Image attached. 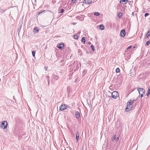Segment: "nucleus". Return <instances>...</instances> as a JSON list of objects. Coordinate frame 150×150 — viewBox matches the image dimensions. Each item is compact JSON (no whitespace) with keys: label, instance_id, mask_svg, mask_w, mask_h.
Returning a JSON list of instances; mask_svg holds the SVG:
<instances>
[{"label":"nucleus","instance_id":"1","mask_svg":"<svg viewBox=\"0 0 150 150\" xmlns=\"http://www.w3.org/2000/svg\"><path fill=\"white\" fill-rule=\"evenodd\" d=\"M134 101V99H131L127 102V107L125 110L126 112L132 110L133 107L132 104Z\"/></svg>","mask_w":150,"mask_h":150},{"label":"nucleus","instance_id":"2","mask_svg":"<svg viewBox=\"0 0 150 150\" xmlns=\"http://www.w3.org/2000/svg\"><path fill=\"white\" fill-rule=\"evenodd\" d=\"M7 122L6 121H3L1 124L0 127L3 129H5L7 127Z\"/></svg>","mask_w":150,"mask_h":150},{"label":"nucleus","instance_id":"3","mask_svg":"<svg viewBox=\"0 0 150 150\" xmlns=\"http://www.w3.org/2000/svg\"><path fill=\"white\" fill-rule=\"evenodd\" d=\"M140 95L141 96V97L143 96V95L144 94L145 90L142 88H139L138 89Z\"/></svg>","mask_w":150,"mask_h":150},{"label":"nucleus","instance_id":"4","mask_svg":"<svg viewBox=\"0 0 150 150\" xmlns=\"http://www.w3.org/2000/svg\"><path fill=\"white\" fill-rule=\"evenodd\" d=\"M118 96V93L117 91H114L112 93V97L114 98H116Z\"/></svg>","mask_w":150,"mask_h":150},{"label":"nucleus","instance_id":"5","mask_svg":"<svg viewBox=\"0 0 150 150\" xmlns=\"http://www.w3.org/2000/svg\"><path fill=\"white\" fill-rule=\"evenodd\" d=\"M60 110H65L67 108V105L64 104H62L60 107Z\"/></svg>","mask_w":150,"mask_h":150},{"label":"nucleus","instance_id":"6","mask_svg":"<svg viewBox=\"0 0 150 150\" xmlns=\"http://www.w3.org/2000/svg\"><path fill=\"white\" fill-rule=\"evenodd\" d=\"M125 34V31L124 30H122L120 31V35L121 37H124Z\"/></svg>","mask_w":150,"mask_h":150},{"label":"nucleus","instance_id":"7","mask_svg":"<svg viewBox=\"0 0 150 150\" xmlns=\"http://www.w3.org/2000/svg\"><path fill=\"white\" fill-rule=\"evenodd\" d=\"M92 3V0H85L83 2V3H85L86 4H91Z\"/></svg>","mask_w":150,"mask_h":150},{"label":"nucleus","instance_id":"8","mask_svg":"<svg viewBox=\"0 0 150 150\" xmlns=\"http://www.w3.org/2000/svg\"><path fill=\"white\" fill-rule=\"evenodd\" d=\"M76 142H77L79 141V132H77L76 133Z\"/></svg>","mask_w":150,"mask_h":150},{"label":"nucleus","instance_id":"9","mask_svg":"<svg viewBox=\"0 0 150 150\" xmlns=\"http://www.w3.org/2000/svg\"><path fill=\"white\" fill-rule=\"evenodd\" d=\"M76 117L77 119H78L80 117V115L79 112L78 111H76L75 113Z\"/></svg>","mask_w":150,"mask_h":150},{"label":"nucleus","instance_id":"10","mask_svg":"<svg viewBox=\"0 0 150 150\" xmlns=\"http://www.w3.org/2000/svg\"><path fill=\"white\" fill-rule=\"evenodd\" d=\"M128 1L127 0H121L120 1V2L123 4H125Z\"/></svg>","mask_w":150,"mask_h":150},{"label":"nucleus","instance_id":"11","mask_svg":"<svg viewBox=\"0 0 150 150\" xmlns=\"http://www.w3.org/2000/svg\"><path fill=\"white\" fill-rule=\"evenodd\" d=\"M64 44L63 43L59 44L57 45V47L60 49H62V47L64 46Z\"/></svg>","mask_w":150,"mask_h":150},{"label":"nucleus","instance_id":"12","mask_svg":"<svg viewBox=\"0 0 150 150\" xmlns=\"http://www.w3.org/2000/svg\"><path fill=\"white\" fill-rule=\"evenodd\" d=\"M116 135H115L113 136L111 138V140L112 141H113L116 139Z\"/></svg>","mask_w":150,"mask_h":150},{"label":"nucleus","instance_id":"13","mask_svg":"<svg viewBox=\"0 0 150 150\" xmlns=\"http://www.w3.org/2000/svg\"><path fill=\"white\" fill-rule=\"evenodd\" d=\"M100 28L101 30H103L104 29V26L103 25H100Z\"/></svg>","mask_w":150,"mask_h":150},{"label":"nucleus","instance_id":"14","mask_svg":"<svg viewBox=\"0 0 150 150\" xmlns=\"http://www.w3.org/2000/svg\"><path fill=\"white\" fill-rule=\"evenodd\" d=\"M150 35V31H149L146 34V38H148Z\"/></svg>","mask_w":150,"mask_h":150},{"label":"nucleus","instance_id":"15","mask_svg":"<svg viewBox=\"0 0 150 150\" xmlns=\"http://www.w3.org/2000/svg\"><path fill=\"white\" fill-rule=\"evenodd\" d=\"M33 32L35 33H37L38 32V29H36L35 28L33 30Z\"/></svg>","mask_w":150,"mask_h":150},{"label":"nucleus","instance_id":"16","mask_svg":"<svg viewBox=\"0 0 150 150\" xmlns=\"http://www.w3.org/2000/svg\"><path fill=\"white\" fill-rule=\"evenodd\" d=\"M81 41L83 42V44H84L85 43V38L84 37H83L81 39Z\"/></svg>","mask_w":150,"mask_h":150},{"label":"nucleus","instance_id":"17","mask_svg":"<svg viewBox=\"0 0 150 150\" xmlns=\"http://www.w3.org/2000/svg\"><path fill=\"white\" fill-rule=\"evenodd\" d=\"M74 38L75 39H77L79 38V36L78 35H74L73 36Z\"/></svg>","mask_w":150,"mask_h":150},{"label":"nucleus","instance_id":"18","mask_svg":"<svg viewBox=\"0 0 150 150\" xmlns=\"http://www.w3.org/2000/svg\"><path fill=\"white\" fill-rule=\"evenodd\" d=\"M21 27H22V26L21 25H20L18 29V33H19L20 32V30L21 29Z\"/></svg>","mask_w":150,"mask_h":150},{"label":"nucleus","instance_id":"19","mask_svg":"<svg viewBox=\"0 0 150 150\" xmlns=\"http://www.w3.org/2000/svg\"><path fill=\"white\" fill-rule=\"evenodd\" d=\"M94 14L95 16H98L100 15V13L98 12H96L94 13Z\"/></svg>","mask_w":150,"mask_h":150},{"label":"nucleus","instance_id":"20","mask_svg":"<svg viewBox=\"0 0 150 150\" xmlns=\"http://www.w3.org/2000/svg\"><path fill=\"white\" fill-rule=\"evenodd\" d=\"M131 47H132V46H129V47H128L127 48V49L125 50V52H127V50H128L129 49L131 48Z\"/></svg>","mask_w":150,"mask_h":150},{"label":"nucleus","instance_id":"21","mask_svg":"<svg viewBox=\"0 0 150 150\" xmlns=\"http://www.w3.org/2000/svg\"><path fill=\"white\" fill-rule=\"evenodd\" d=\"M122 13H120L118 14V17L119 18H121L122 16Z\"/></svg>","mask_w":150,"mask_h":150},{"label":"nucleus","instance_id":"22","mask_svg":"<svg viewBox=\"0 0 150 150\" xmlns=\"http://www.w3.org/2000/svg\"><path fill=\"white\" fill-rule=\"evenodd\" d=\"M91 47L92 48L93 51H94L95 50V49L94 48V46L93 45H91Z\"/></svg>","mask_w":150,"mask_h":150},{"label":"nucleus","instance_id":"23","mask_svg":"<svg viewBox=\"0 0 150 150\" xmlns=\"http://www.w3.org/2000/svg\"><path fill=\"white\" fill-rule=\"evenodd\" d=\"M150 44V42L149 41H148L146 42V44H145V45L146 46H147L148 45Z\"/></svg>","mask_w":150,"mask_h":150},{"label":"nucleus","instance_id":"24","mask_svg":"<svg viewBox=\"0 0 150 150\" xmlns=\"http://www.w3.org/2000/svg\"><path fill=\"white\" fill-rule=\"evenodd\" d=\"M35 51H32V55H33V57L35 56Z\"/></svg>","mask_w":150,"mask_h":150},{"label":"nucleus","instance_id":"25","mask_svg":"<svg viewBox=\"0 0 150 150\" xmlns=\"http://www.w3.org/2000/svg\"><path fill=\"white\" fill-rule=\"evenodd\" d=\"M116 73H119L120 72V69L118 68L116 69Z\"/></svg>","mask_w":150,"mask_h":150},{"label":"nucleus","instance_id":"26","mask_svg":"<svg viewBox=\"0 0 150 150\" xmlns=\"http://www.w3.org/2000/svg\"><path fill=\"white\" fill-rule=\"evenodd\" d=\"M150 90H149V91H148L146 95L147 96H149L150 94Z\"/></svg>","mask_w":150,"mask_h":150},{"label":"nucleus","instance_id":"27","mask_svg":"<svg viewBox=\"0 0 150 150\" xmlns=\"http://www.w3.org/2000/svg\"><path fill=\"white\" fill-rule=\"evenodd\" d=\"M149 13H146L145 14H144V16L145 17H146L148 15H149Z\"/></svg>","mask_w":150,"mask_h":150},{"label":"nucleus","instance_id":"28","mask_svg":"<svg viewBox=\"0 0 150 150\" xmlns=\"http://www.w3.org/2000/svg\"><path fill=\"white\" fill-rule=\"evenodd\" d=\"M76 1V0H72L71 1V2L74 3H75Z\"/></svg>","mask_w":150,"mask_h":150},{"label":"nucleus","instance_id":"29","mask_svg":"<svg viewBox=\"0 0 150 150\" xmlns=\"http://www.w3.org/2000/svg\"><path fill=\"white\" fill-rule=\"evenodd\" d=\"M45 10H43V11H42L41 12H39V13H38V15H40L41 13H42L43 12H45Z\"/></svg>","mask_w":150,"mask_h":150},{"label":"nucleus","instance_id":"30","mask_svg":"<svg viewBox=\"0 0 150 150\" xmlns=\"http://www.w3.org/2000/svg\"><path fill=\"white\" fill-rule=\"evenodd\" d=\"M64 10L63 9H62L61 10L60 13H62L64 12Z\"/></svg>","mask_w":150,"mask_h":150},{"label":"nucleus","instance_id":"31","mask_svg":"<svg viewBox=\"0 0 150 150\" xmlns=\"http://www.w3.org/2000/svg\"><path fill=\"white\" fill-rule=\"evenodd\" d=\"M119 139V137H117L116 139V141H117Z\"/></svg>","mask_w":150,"mask_h":150},{"label":"nucleus","instance_id":"32","mask_svg":"<svg viewBox=\"0 0 150 150\" xmlns=\"http://www.w3.org/2000/svg\"><path fill=\"white\" fill-rule=\"evenodd\" d=\"M45 70H47V67H45Z\"/></svg>","mask_w":150,"mask_h":150},{"label":"nucleus","instance_id":"33","mask_svg":"<svg viewBox=\"0 0 150 150\" xmlns=\"http://www.w3.org/2000/svg\"><path fill=\"white\" fill-rule=\"evenodd\" d=\"M91 44V43L90 42H88V44L89 45H90Z\"/></svg>","mask_w":150,"mask_h":150},{"label":"nucleus","instance_id":"34","mask_svg":"<svg viewBox=\"0 0 150 150\" xmlns=\"http://www.w3.org/2000/svg\"><path fill=\"white\" fill-rule=\"evenodd\" d=\"M141 92H142V91H141Z\"/></svg>","mask_w":150,"mask_h":150}]
</instances>
